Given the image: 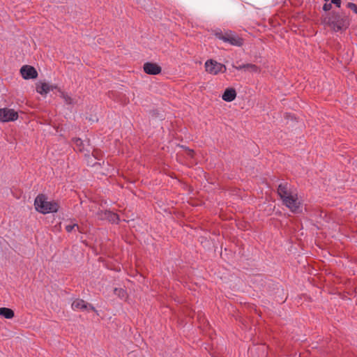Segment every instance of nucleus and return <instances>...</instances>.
I'll use <instances>...</instances> for the list:
<instances>
[{
	"instance_id": "1",
	"label": "nucleus",
	"mask_w": 357,
	"mask_h": 357,
	"mask_svg": "<svg viewBox=\"0 0 357 357\" xmlns=\"http://www.w3.org/2000/svg\"><path fill=\"white\" fill-rule=\"evenodd\" d=\"M324 22L334 31L345 30L349 25V20L344 13L332 11L324 17Z\"/></svg>"
},
{
	"instance_id": "2",
	"label": "nucleus",
	"mask_w": 357,
	"mask_h": 357,
	"mask_svg": "<svg viewBox=\"0 0 357 357\" xmlns=\"http://www.w3.org/2000/svg\"><path fill=\"white\" fill-rule=\"evenodd\" d=\"M47 199L45 195L39 194L34 201L36 210L43 214L57 212L59 208L58 202H48Z\"/></svg>"
},
{
	"instance_id": "3",
	"label": "nucleus",
	"mask_w": 357,
	"mask_h": 357,
	"mask_svg": "<svg viewBox=\"0 0 357 357\" xmlns=\"http://www.w3.org/2000/svg\"><path fill=\"white\" fill-rule=\"evenodd\" d=\"M215 36L224 41L228 43L231 45L241 47L243 45V39L241 38L237 33L231 31H227L225 32H218Z\"/></svg>"
},
{
	"instance_id": "4",
	"label": "nucleus",
	"mask_w": 357,
	"mask_h": 357,
	"mask_svg": "<svg viewBox=\"0 0 357 357\" xmlns=\"http://www.w3.org/2000/svg\"><path fill=\"white\" fill-rule=\"evenodd\" d=\"M206 71L211 75H218L220 73L226 72L227 68L224 64L218 63L215 60L208 59L204 64Z\"/></svg>"
},
{
	"instance_id": "5",
	"label": "nucleus",
	"mask_w": 357,
	"mask_h": 357,
	"mask_svg": "<svg viewBox=\"0 0 357 357\" xmlns=\"http://www.w3.org/2000/svg\"><path fill=\"white\" fill-rule=\"evenodd\" d=\"M286 199H284L283 204L291 212L298 213L301 207V202L298 200L297 193L296 192L293 195L286 197Z\"/></svg>"
},
{
	"instance_id": "6",
	"label": "nucleus",
	"mask_w": 357,
	"mask_h": 357,
	"mask_svg": "<svg viewBox=\"0 0 357 357\" xmlns=\"http://www.w3.org/2000/svg\"><path fill=\"white\" fill-rule=\"evenodd\" d=\"M18 118V113L13 109L1 108L0 109V121L8 122L14 121Z\"/></svg>"
},
{
	"instance_id": "7",
	"label": "nucleus",
	"mask_w": 357,
	"mask_h": 357,
	"mask_svg": "<svg viewBox=\"0 0 357 357\" xmlns=\"http://www.w3.org/2000/svg\"><path fill=\"white\" fill-rule=\"evenodd\" d=\"M71 307L73 310H80L82 311L91 310V311L97 312V310L91 304L88 303L85 301H84L82 299H79V298L75 299L73 302V303L71 305Z\"/></svg>"
},
{
	"instance_id": "8",
	"label": "nucleus",
	"mask_w": 357,
	"mask_h": 357,
	"mask_svg": "<svg viewBox=\"0 0 357 357\" xmlns=\"http://www.w3.org/2000/svg\"><path fill=\"white\" fill-rule=\"evenodd\" d=\"M295 192L292 191L290 188V185L287 183H282L278 185V194L282 199V202L284 199H287L286 197H289L293 195Z\"/></svg>"
},
{
	"instance_id": "9",
	"label": "nucleus",
	"mask_w": 357,
	"mask_h": 357,
	"mask_svg": "<svg viewBox=\"0 0 357 357\" xmlns=\"http://www.w3.org/2000/svg\"><path fill=\"white\" fill-rule=\"evenodd\" d=\"M20 73L25 79H35L38 77L37 70L31 66H23L20 69Z\"/></svg>"
},
{
	"instance_id": "10",
	"label": "nucleus",
	"mask_w": 357,
	"mask_h": 357,
	"mask_svg": "<svg viewBox=\"0 0 357 357\" xmlns=\"http://www.w3.org/2000/svg\"><path fill=\"white\" fill-rule=\"evenodd\" d=\"M98 218L100 220H107L112 223H118L119 217L117 213L111 211H101L97 213Z\"/></svg>"
},
{
	"instance_id": "11",
	"label": "nucleus",
	"mask_w": 357,
	"mask_h": 357,
	"mask_svg": "<svg viewBox=\"0 0 357 357\" xmlns=\"http://www.w3.org/2000/svg\"><path fill=\"white\" fill-rule=\"evenodd\" d=\"M144 71L151 75H156L161 73V67L155 63L146 62L143 66Z\"/></svg>"
},
{
	"instance_id": "12",
	"label": "nucleus",
	"mask_w": 357,
	"mask_h": 357,
	"mask_svg": "<svg viewBox=\"0 0 357 357\" xmlns=\"http://www.w3.org/2000/svg\"><path fill=\"white\" fill-rule=\"evenodd\" d=\"M236 97V92L234 88H227L225 89L224 93L222 96L223 100L226 102H231Z\"/></svg>"
},
{
	"instance_id": "13",
	"label": "nucleus",
	"mask_w": 357,
	"mask_h": 357,
	"mask_svg": "<svg viewBox=\"0 0 357 357\" xmlns=\"http://www.w3.org/2000/svg\"><path fill=\"white\" fill-rule=\"evenodd\" d=\"M36 89L38 93L43 96L52 91V87L46 82H39L36 84Z\"/></svg>"
},
{
	"instance_id": "14",
	"label": "nucleus",
	"mask_w": 357,
	"mask_h": 357,
	"mask_svg": "<svg viewBox=\"0 0 357 357\" xmlns=\"http://www.w3.org/2000/svg\"><path fill=\"white\" fill-rule=\"evenodd\" d=\"M72 141L73 142V149L75 151L80 153H84L85 151L84 144L82 139L75 137L73 138Z\"/></svg>"
},
{
	"instance_id": "15",
	"label": "nucleus",
	"mask_w": 357,
	"mask_h": 357,
	"mask_svg": "<svg viewBox=\"0 0 357 357\" xmlns=\"http://www.w3.org/2000/svg\"><path fill=\"white\" fill-rule=\"evenodd\" d=\"M236 68L237 70L245 69V70H249L251 72H255V73L259 72V67L257 66H256L255 64H252V63L243 64L241 66L236 67Z\"/></svg>"
},
{
	"instance_id": "16",
	"label": "nucleus",
	"mask_w": 357,
	"mask_h": 357,
	"mask_svg": "<svg viewBox=\"0 0 357 357\" xmlns=\"http://www.w3.org/2000/svg\"><path fill=\"white\" fill-rule=\"evenodd\" d=\"M0 315L5 317L6 319H12L14 317L15 313L12 309L8 307H1Z\"/></svg>"
},
{
	"instance_id": "17",
	"label": "nucleus",
	"mask_w": 357,
	"mask_h": 357,
	"mask_svg": "<svg viewBox=\"0 0 357 357\" xmlns=\"http://www.w3.org/2000/svg\"><path fill=\"white\" fill-rule=\"evenodd\" d=\"M59 92L60 93V97L63 99L66 104H67V105L74 104L73 99L68 93L63 91L61 89H59Z\"/></svg>"
},
{
	"instance_id": "18",
	"label": "nucleus",
	"mask_w": 357,
	"mask_h": 357,
	"mask_svg": "<svg viewBox=\"0 0 357 357\" xmlns=\"http://www.w3.org/2000/svg\"><path fill=\"white\" fill-rule=\"evenodd\" d=\"M92 156L95 159L100 160L103 158V153L99 149H93Z\"/></svg>"
},
{
	"instance_id": "19",
	"label": "nucleus",
	"mask_w": 357,
	"mask_h": 357,
	"mask_svg": "<svg viewBox=\"0 0 357 357\" xmlns=\"http://www.w3.org/2000/svg\"><path fill=\"white\" fill-rule=\"evenodd\" d=\"M114 293L121 298H123L126 294V291L122 288H114Z\"/></svg>"
},
{
	"instance_id": "20",
	"label": "nucleus",
	"mask_w": 357,
	"mask_h": 357,
	"mask_svg": "<svg viewBox=\"0 0 357 357\" xmlns=\"http://www.w3.org/2000/svg\"><path fill=\"white\" fill-rule=\"evenodd\" d=\"M75 228H77V229H79V225L77 223H74L72 225H68L65 227L66 231L68 233L71 232Z\"/></svg>"
},
{
	"instance_id": "21",
	"label": "nucleus",
	"mask_w": 357,
	"mask_h": 357,
	"mask_svg": "<svg viewBox=\"0 0 357 357\" xmlns=\"http://www.w3.org/2000/svg\"><path fill=\"white\" fill-rule=\"evenodd\" d=\"M347 8L352 10L355 13L357 14V5L356 4H355L354 3L349 2L347 4Z\"/></svg>"
},
{
	"instance_id": "22",
	"label": "nucleus",
	"mask_w": 357,
	"mask_h": 357,
	"mask_svg": "<svg viewBox=\"0 0 357 357\" xmlns=\"http://www.w3.org/2000/svg\"><path fill=\"white\" fill-rule=\"evenodd\" d=\"M89 151L86 150V153H85V156H86V157H87V158H88V161H87V162H88V164H89V165H91V166H95L96 165H100V163H98V162H96V163L90 164L91 162L89 160H91V156L89 155Z\"/></svg>"
},
{
	"instance_id": "23",
	"label": "nucleus",
	"mask_w": 357,
	"mask_h": 357,
	"mask_svg": "<svg viewBox=\"0 0 357 357\" xmlns=\"http://www.w3.org/2000/svg\"><path fill=\"white\" fill-rule=\"evenodd\" d=\"M331 8H332L331 3H324V5L323 6V10L324 11H329Z\"/></svg>"
},
{
	"instance_id": "24",
	"label": "nucleus",
	"mask_w": 357,
	"mask_h": 357,
	"mask_svg": "<svg viewBox=\"0 0 357 357\" xmlns=\"http://www.w3.org/2000/svg\"><path fill=\"white\" fill-rule=\"evenodd\" d=\"M328 1V0H325ZM341 0H331V3H334L337 7L340 8L341 6Z\"/></svg>"
},
{
	"instance_id": "25",
	"label": "nucleus",
	"mask_w": 357,
	"mask_h": 357,
	"mask_svg": "<svg viewBox=\"0 0 357 357\" xmlns=\"http://www.w3.org/2000/svg\"><path fill=\"white\" fill-rule=\"evenodd\" d=\"M193 154H194V151L191 150V149H188V155H190V157H193Z\"/></svg>"
},
{
	"instance_id": "26",
	"label": "nucleus",
	"mask_w": 357,
	"mask_h": 357,
	"mask_svg": "<svg viewBox=\"0 0 357 357\" xmlns=\"http://www.w3.org/2000/svg\"><path fill=\"white\" fill-rule=\"evenodd\" d=\"M50 86L52 87V91L55 89H57L59 91V87L56 86V85H50Z\"/></svg>"
}]
</instances>
